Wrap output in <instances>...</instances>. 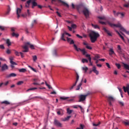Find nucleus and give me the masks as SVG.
I'll use <instances>...</instances> for the list:
<instances>
[{
	"label": "nucleus",
	"mask_w": 129,
	"mask_h": 129,
	"mask_svg": "<svg viewBox=\"0 0 129 129\" xmlns=\"http://www.w3.org/2000/svg\"><path fill=\"white\" fill-rule=\"evenodd\" d=\"M81 10H83V13L85 16V17L87 19L88 17H89V10L86 8H85L84 6L82 5H80L78 6V10L79 12H80Z\"/></svg>",
	"instance_id": "1"
},
{
	"label": "nucleus",
	"mask_w": 129,
	"mask_h": 129,
	"mask_svg": "<svg viewBox=\"0 0 129 129\" xmlns=\"http://www.w3.org/2000/svg\"><path fill=\"white\" fill-rule=\"evenodd\" d=\"M89 36L90 37L91 42L92 43H95L97 40V38L99 37V34L94 31H92L90 34Z\"/></svg>",
	"instance_id": "2"
},
{
	"label": "nucleus",
	"mask_w": 129,
	"mask_h": 129,
	"mask_svg": "<svg viewBox=\"0 0 129 129\" xmlns=\"http://www.w3.org/2000/svg\"><path fill=\"white\" fill-rule=\"evenodd\" d=\"M108 25H109V26H110V27H116V28H120V30L121 31L124 32V33L127 34V35H129V31H126V30H125L124 28L121 26V24L119 23H118V24H113L110 22H108Z\"/></svg>",
	"instance_id": "3"
},
{
	"label": "nucleus",
	"mask_w": 129,
	"mask_h": 129,
	"mask_svg": "<svg viewBox=\"0 0 129 129\" xmlns=\"http://www.w3.org/2000/svg\"><path fill=\"white\" fill-rule=\"evenodd\" d=\"M90 93H87L86 95H80L79 96V101L78 102H83V101H85L86 100V97L88 96V95H90Z\"/></svg>",
	"instance_id": "4"
},
{
	"label": "nucleus",
	"mask_w": 129,
	"mask_h": 129,
	"mask_svg": "<svg viewBox=\"0 0 129 129\" xmlns=\"http://www.w3.org/2000/svg\"><path fill=\"white\" fill-rule=\"evenodd\" d=\"M74 48L75 49V50H76V51H77V52H79V51H81V52H82L83 55H85V56H86V54H87V52H86V51H85V48H83V49H81L80 48H78L77 47V45H76V44H74Z\"/></svg>",
	"instance_id": "5"
},
{
	"label": "nucleus",
	"mask_w": 129,
	"mask_h": 129,
	"mask_svg": "<svg viewBox=\"0 0 129 129\" xmlns=\"http://www.w3.org/2000/svg\"><path fill=\"white\" fill-rule=\"evenodd\" d=\"M45 2H47V0H45ZM53 2H58V3H61V4H62L63 6H64L65 7H67V8H69V5L64 2V1H62V0H51V3L53 4Z\"/></svg>",
	"instance_id": "6"
},
{
	"label": "nucleus",
	"mask_w": 129,
	"mask_h": 129,
	"mask_svg": "<svg viewBox=\"0 0 129 129\" xmlns=\"http://www.w3.org/2000/svg\"><path fill=\"white\" fill-rule=\"evenodd\" d=\"M117 49H118V52L119 54H120V55H121V56H122L123 58H124V53L121 52V47H120V45H117Z\"/></svg>",
	"instance_id": "7"
},
{
	"label": "nucleus",
	"mask_w": 129,
	"mask_h": 129,
	"mask_svg": "<svg viewBox=\"0 0 129 129\" xmlns=\"http://www.w3.org/2000/svg\"><path fill=\"white\" fill-rule=\"evenodd\" d=\"M114 100H115L114 98H113L112 96H109L108 97V101L109 102V105H112V104L111 103V102H113Z\"/></svg>",
	"instance_id": "8"
},
{
	"label": "nucleus",
	"mask_w": 129,
	"mask_h": 129,
	"mask_svg": "<svg viewBox=\"0 0 129 129\" xmlns=\"http://www.w3.org/2000/svg\"><path fill=\"white\" fill-rule=\"evenodd\" d=\"M54 123L56 126L59 127H62V124L57 119H54Z\"/></svg>",
	"instance_id": "9"
},
{
	"label": "nucleus",
	"mask_w": 129,
	"mask_h": 129,
	"mask_svg": "<svg viewBox=\"0 0 129 129\" xmlns=\"http://www.w3.org/2000/svg\"><path fill=\"white\" fill-rule=\"evenodd\" d=\"M56 111L58 115H63L64 114V111L62 109H57Z\"/></svg>",
	"instance_id": "10"
},
{
	"label": "nucleus",
	"mask_w": 129,
	"mask_h": 129,
	"mask_svg": "<svg viewBox=\"0 0 129 129\" xmlns=\"http://www.w3.org/2000/svg\"><path fill=\"white\" fill-rule=\"evenodd\" d=\"M7 69H9V67L7 64H4L1 67V70L2 71H5V70H7Z\"/></svg>",
	"instance_id": "11"
},
{
	"label": "nucleus",
	"mask_w": 129,
	"mask_h": 129,
	"mask_svg": "<svg viewBox=\"0 0 129 129\" xmlns=\"http://www.w3.org/2000/svg\"><path fill=\"white\" fill-rule=\"evenodd\" d=\"M103 30L105 32V33H106L108 36H112L111 33L109 32V31L108 30L106 29L105 27H103Z\"/></svg>",
	"instance_id": "12"
},
{
	"label": "nucleus",
	"mask_w": 129,
	"mask_h": 129,
	"mask_svg": "<svg viewBox=\"0 0 129 129\" xmlns=\"http://www.w3.org/2000/svg\"><path fill=\"white\" fill-rule=\"evenodd\" d=\"M67 42H68V43H70V45H72L73 44L74 45H75V44H74V40L70 38L67 37Z\"/></svg>",
	"instance_id": "13"
},
{
	"label": "nucleus",
	"mask_w": 129,
	"mask_h": 129,
	"mask_svg": "<svg viewBox=\"0 0 129 129\" xmlns=\"http://www.w3.org/2000/svg\"><path fill=\"white\" fill-rule=\"evenodd\" d=\"M22 12V10L20 8H17V11H16V14L17 15V18L19 19L20 18V14H21V12Z\"/></svg>",
	"instance_id": "14"
},
{
	"label": "nucleus",
	"mask_w": 129,
	"mask_h": 129,
	"mask_svg": "<svg viewBox=\"0 0 129 129\" xmlns=\"http://www.w3.org/2000/svg\"><path fill=\"white\" fill-rule=\"evenodd\" d=\"M119 16H121L120 18H122L124 17V13L117 12L115 15V17H118Z\"/></svg>",
	"instance_id": "15"
},
{
	"label": "nucleus",
	"mask_w": 129,
	"mask_h": 129,
	"mask_svg": "<svg viewBox=\"0 0 129 129\" xmlns=\"http://www.w3.org/2000/svg\"><path fill=\"white\" fill-rule=\"evenodd\" d=\"M8 8L7 9V11L5 12L4 14L5 16H8L10 15V13L11 12V7H10V6H8Z\"/></svg>",
	"instance_id": "16"
},
{
	"label": "nucleus",
	"mask_w": 129,
	"mask_h": 129,
	"mask_svg": "<svg viewBox=\"0 0 129 129\" xmlns=\"http://www.w3.org/2000/svg\"><path fill=\"white\" fill-rule=\"evenodd\" d=\"M92 71L93 72H94V73H95L96 75H98V74H99V72H98V71L96 70V67H95V66H94L93 67Z\"/></svg>",
	"instance_id": "17"
},
{
	"label": "nucleus",
	"mask_w": 129,
	"mask_h": 129,
	"mask_svg": "<svg viewBox=\"0 0 129 129\" xmlns=\"http://www.w3.org/2000/svg\"><path fill=\"white\" fill-rule=\"evenodd\" d=\"M11 65V67L12 68V69H14V68H15V66L18 65V64H17L16 63V62L14 61H11L10 62Z\"/></svg>",
	"instance_id": "18"
},
{
	"label": "nucleus",
	"mask_w": 129,
	"mask_h": 129,
	"mask_svg": "<svg viewBox=\"0 0 129 129\" xmlns=\"http://www.w3.org/2000/svg\"><path fill=\"white\" fill-rule=\"evenodd\" d=\"M16 76H17V74H15V73H11L9 75H8L7 76V78H10V77H16Z\"/></svg>",
	"instance_id": "19"
},
{
	"label": "nucleus",
	"mask_w": 129,
	"mask_h": 129,
	"mask_svg": "<svg viewBox=\"0 0 129 129\" xmlns=\"http://www.w3.org/2000/svg\"><path fill=\"white\" fill-rule=\"evenodd\" d=\"M83 82V79H82L81 83L78 85L76 90H79L80 89V87L82 86V82Z\"/></svg>",
	"instance_id": "20"
},
{
	"label": "nucleus",
	"mask_w": 129,
	"mask_h": 129,
	"mask_svg": "<svg viewBox=\"0 0 129 129\" xmlns=\"http://www.w3.org/2000/svg\"><path fill=\"white\" fill-rule=\"evenodd\" d=\"M32 8L34 9L35 8V7H37L38 6V3H37V2L33 1L32 2Z\"/></svg>",
	"instance_id": "21"
},
{
	"label": "nucleus",
	"mask_w": 129,
	"mask_h": 129,
	"mask_svg": "<svg viewBox=\"0 0 129 129\" xmlns=\"http://www.w3.org/2000/svg\"><path fill=\"white\" fill-rule=\"evenodd\" d=\"M52 55H53V56H54L55 57H58V54L57 53V50L54 49L52 51Z\"/></svg>",
	"instance_id": "22"
},
{
	"label": "nucleus",
	"mask_w": 129,
	"mask_h": 129,
	"mask_svg": "<svg viewBox=\"0 0 129 129\" xmlns=\"http://www.w3.org/2000/svg\"><path fill=\"white\" fill-rule=\"evenodd\" d=\"M122 64L123 65L124 68L126 69V70L129 71V65L126 63H124V62H123Z\"/></svg>",
	"instance_id": "23"
},
{
	"label": "nucleus",
	"mask_w": 129,
	"mask_h": 129,
	"mask_svg": "<svg viewBox=\"0 0 129 129\" xmlns=\"http://www.w3.org/2000/svg\"><path fill=\"white\" fill-rule=\"evenodd\" d=\"M123 89L124 92H126V91H127V90H129V85H127L126 86V87L123 86Z\"/></svg>",
	"instance_id": "24"
},
{
	"label": "nucleus",
	"mask_w": 129,
	"mask_h": 129,
	"mask_svg": "<svg viewBox=\"0 0 129 129\" xmlns=\"http://www.w3.org/2000/svg\"><path fill=\"white\" fill-rule=\"evenodd\" d=\"M2 104H6V105H10L11 103L8 101H4L1 102Z\"/></svg>",
	"instance_id": "25"
},
{
	"label": "nucleus",
	"mask_w": 129,
	"mask_h": 129,
	"mask_svg": "<svg viewBox=\"0 0 129 129\" xmlns=\"http://www.w3.org/2000/svg\"><path fill=\"white\" fill-rule=\"evenodd\" d=\"M65 35H66V32L62 33L61 35V38H60L61 40H62V41H64V42H66V39H65V38H64L65 37Z\"/></svg>",
	"instance_id": "26"
},
{
	"label": "nucleus",
	"mask_w": 129,
	"mask_h": 129,
	"mask_svg": "<svg viewBox=\"0 0 129 129\" xmlns=\"http://www.w3.org/2000/svg\"><path fill=\"white\" fill-rule=\"evenodd\" d=\"M109 52V54L110 56H111V55H113V54H114V51H113V49L112 48H110Z\"/></svg>",
	"instance_id": "27"
},
{
	"label": "nucleus",
	"mask_w": 129,
	"mask_h": 129,
	"mask_svg": "<svg viewBox=\"0 0 129 129\" xmlns=\"http://www.w3.org/2000/svg\"><path fill=\"white\" fill-rule=\"evenodd\" d=\"M86 58H88L89 62L91 63V57L90 56V54H86Z\"/></svg>",
	"instance_id": "28"
},
{
	"label": "nucleus",
	"mask_w": 129,
	"mask_h": 129,
	"mask_svg": "<svg viewBox=\"0 0 129 129\" xmlns=\"http://www.w3.org/2000/svg\"><path fill=\"white\" fill-rule=\"evenodd\" d=\"M6 44H7L8 47H10L12 45V42H11L10 39H8L6 40Z\"/></svg>",
	"instance_id": "29"
},
{
	"label": "nucleus",
	"mask_w": 129,
	"mask_h": 129,
	"mask_svg": "<svg viewBox=\"0 0 129 129\" xmlns=\"http://www.w3.org/2000/svg\"><path fill=\"white\" fill-rule=\"evenodd\" d=\"M100 58V55L98 54H95V57L93 58V60H96L97 59H99Z\"/></svg>",
	"instance_id": "30"
},
{
	"label": "nucleus",
	"mask_w": 129,
	"mask_h": 129,
	"mask_svg": "<svg viewBox=\"0 0 129 129\" xmlns=\"http://www.w3.org/2000/svg\"><path fill=\"white\" fill-rule=\"evenodd\" d=\"M19 71L22 73H25V72H27V70L26 69H21L19 70Z\"/></svg>",
	"instance_id": "31"
},
{
	"label": "nucleus",
	"mask_w": 129,
	"mask_h": 129,
	"mask_svg": "<svg viewBox=\"0 0 129 129\" xmlns=\"http://www.w3.org/2000/svg\"><path fill=\"white\" fill-rule=\"evenodd\" d=\"M116 32L117 33V34H118V35L119 36L120 38L122 39V40H124L123 36H122V35H121V34H120V33L117 30H116Z\"/></svg>",
	"instance_id": "32"
},
{
	"label": "nucleus",
	"mask_w": 129,
	"mask_h": 129,
	"mask_svg": "<svg viewBox=\"0 0 129 129\" xmlns=\"http://www.w3.org/2000/svg\"><path fill=\"white\" fill-rule=\"evenodd\" d=\"M71 117V116H68L67 117L64 118L63 119V121H67V120H69Z\"/></svg>",
	"instance_id": "33"
},
{
	"label": "nucleus",
	"mask_w": 129,
	"mask_h": 129,
	"mask_svg": "<svg viewBox=\"0 0 129 129\" xmlns=\"http://www.w3.org/2000/svg\"><path fill=\"white\" fill-rule=\"evenodd\" d=\"M73 112V110H70V109L69 108H67V113H68V114H71V113H72Z\"/></svg>",
	"instance_id": "34"
},
{
	"label": "nucleus",
	"mask_w": 129,
	"mask_h": 129,
	"mask_svg": "<svg viewBox=\"0 0 129 129\" xmlns=\"http://www.w3.org/2000/svg\"><path fill=\"white\" fill-rule=\"evenodd\" d=\"M98 19H99V20H103L104 21L106 20V17H105V16L98 17Z\"/></svg>",
	"instance_id": "35"
},
{
	"label": "nucleus",
	"mask_w": 129,
	"mask_h": 129,
	"mask_svg": "<svg viewBox=\"0 0 129 129\" xmlns=\"http://www.w3.org/2000/svg\"><path fill=\"white\" fill-rule=\"evenodd\" d=\"M12 35V37H16V38H18V37H19V34L16 33L15 32H13Z\"/></svg>",
	"instance_id": "36"
},
{
	"label": "nucleus",
	"mask_w": 129,
	"mask_h": 129,
	"mask_svg": "<svg viewBox=\"0 0 129 129\" xmlns=\"http://www.w3.org/2000/svg\"><path fill=\"white\" fill-rule=\"evenodd\" d=\"M69 99V97H60V99L61 100H66V99Z\"/></svg>",
	"instance_id": "37"
},
{
	"label": "nucleus",
	"mask_w": 129,
	"mask_h": 129,
	"mask_svg": "<svg viewBox=\"0 0 129 129\" xmlns=\"http://www.w3.org/2000/svg\"><path fill=\"white\" fill-rule=\"evenodd\" d=\"M82 63H88V60H87V59L83 58L82 59Z\"/></svg>",
	"instance_id": "38"
},
{
	"label": "nucleus",
	"mask_w": 129,
	"mask_h": 129,
	"mask_svg": "<svg viewBox=\"0 0 129 129\" xmlns=\"http://www.w3.org/2000/svg\"><path fill=\"white\" fill-rule=\"evenodd\" d=\"M79 80V75H78V73H76V82H78Z\"/></svg>",
	"instance_id": "39"
},
{
	"label": "nucleus",
	"mask_w": 129,
	"mask_h": 129,
	"mask_svg": "<svg viewBox=\"0 0 129 129\" xmlns=\"http://www.w3.org/2000/svg\"><path fill=\"white\" fill-rule=\"evenodd\" d=\"M77 84V82H75V83H74L73 86L70 88V90H72V89H73V88H74L75 86H76V85Z\"/></svg>",
	"instance_id": "40"
},
{
	"label": "nucleus",
	"mask_w": 129,
	"mask_h": 129,
	"mask_svg": "<svg viewBox=\"0 0 129 129\" xmlns=\"http://www.w3.org/2000/svg\"><path fill=\"white\" fill-rule=\"evenodd\" d=\"M92 26L94 28V29H99V26L97 25H94L93 24H92Z\"/></svg>",
	"instance_id": "41"
},
{
	"label": "nucleus",
	"mask_w": 129,
	"mask_h": 129,
	"mask_svg": "<svg viewBox=\"0 0 129 129\" xmlns=\"http://www.w3.org/2000/svg\"><path fill=\"white\" fill-rule=\"evenodd\" d=\"M84 125L82 124H81L80 125V127H77L76 129H84Z\"/></svg>",
	"instance_id": "42"
},
{
	"label": "nucleus",
	"mask_w": 129,
	"mask_h": 129,
	"mask_svg": "<svg viewBox=\"0 0 129 129\" xmlns=\"http://www.w3.org/2000/svg\"><path fill=\"white\" fill-rule=\"evenodd\" d=\"M14 53H15V55H16V56H20V52H19L18 51H17V50H14Z\"/></svg>",
	"instance_id": "43"
},
{
	"label": "nucleus",
	"mask_w": 129,
	"mask_h": 129,
	"mask_svg": "<svg viewBox=\"0 0 129 129\" xmlns=\"http://www.w3.org/2000/svg\"><path fill=\"white\" fill-rule=\"evenodd\" d=\"M22 84H24V81H21L17 83V85H22Z\"/></svg>",
	"instance_id": "44"
},
{
	"label": "nucleus",
	"mask_w": 129,
	"mask_h": 129,
	"mask_svg": "<svg viewBox=\"0 0 129 129\" xmlns=\"http://www.w3.org/2000/svg\"><path fill=\"white\" fill-rule=\"evenodd\" d=\"M118 103H119V105H120V106H124V103H123V102L119 101Z\"/></svg>",
	"instance_id": "45"
},
{
	"label": "nucleus",
	"mask_w": 129,
	"mask_h": 129,
	"mask_svg": "<svg viewBox=\"0 0 129 129\" xmlns=\"http://www.w3.org/2000/svg\"><path fill=\"white\" fill-rule=\"evenodd\" d=\"M34 24H37V21L36 20H34L33 22L31 24V28L34 27Z\"/></svg>",
	"instance_id": "46"
},
{
	"label": "nucleus",
	"mask_w": 129,
	"mask_h": 129,
	"mask_svg": "<svg viewBox=\"0 0 129 129\" xmlns=\"http://www.w3.org/2000/svg\"><path fill=\"white\" fill-rule=\"evenodd\" d=\"M99 124H100V122H98V123L97 124L95 123H93V125H94V126H98V125H99Z\"/></svg>",
	"instance_id": "47"
},
{
	"label": "nucleus",
	"mask_w": 129,
	"mask_h": 129,
	"mask_svg": "<svg viewBox=\"0 0 129 129\" xmlns=\"http://www.w3.org/2000/svg\"><path fill=\"white\" fill-rule=\"evenodd\" d=\"M45 85H46V86H47L49 89H52V87H51V86L48 84V83H47V82H45Z\"/></svg>",
	"instance_id": "48"
},
{
	"label": "nucleus",
	"mask_w": 129,
	"mask_h": 129,
	"mask_svg": "<svg viewBox=\"0 0 129 129\" xmlns=\"http://www.w3.org/2000/svg\"><path fill=\"white\" fill-rule=\"evenodd\" d=\"M83 70H84L85 72H87V70H88V68H87V67H83Z\"/></svg>",
	"instance_id": "49"
},
{
	"label": "nucleus",
	"mask_w": 129,
	"mask_h": 129,
	"mask_svg": "<svg viewBox=\"0 0 129 129\" xmlns=\"http://www.w3.org/2000/svg\"><path fill=\"white\" fill-rule=\"evenodd\" d=\"M78 106L80 108L82 112H83L84 111V109H83V108H82V107L81 105H78Z\"/></svg>",
	"instance_id": "50"
},
{
	"label": "nucleus",
	"mask_w": 129,
	"mask_h": 129,
	"mask_svg": "<svg viewBox=\"0 0 129 129\" xmlns=\"http://www.w3.org/2000/svg\"><path fill=\"white\" fill-rule=\"evenodd\" d=\"M35 89H37V88H31L27 90V91H30V90H35Z\"/></svg>",
	"instance_id": "51"
},
{
	"label": "nucleus",
	"mask_w": 129,
	"mask_h": 129,
	"mask_svg": "<svg viewBox=\"0 0 129 129\" xmlns=\"http://www.w3.org/2000/svg\"><path fill=\"white\" fill-rule=\"evenodd\" d=\"M115 65L116 67L118 68V69H120L121 66L119 63H116Z\"/></svg>",
	"instance_id": "52"
},
{
	"label": "nucleus",
	"mask_w": 129,
	"mask_h": 129,
	"mask_svg": "<svg viewBox=\"0 0 129 129\" xmlns=\"http://www.w3.org/2000/svg\"><path fill=\"white\" fill-rule=\"evenodd\" d=\"M86 48H87V49H88V50H92V47L88 46V44L86 46Z\"/></svg>",
	"instance_id": "53"
},
{
	"label": "nucleus",
	"mask_w": 129,
	"mask_h": 129,
	"mask_svg": "<svg viewBox=\"0 0 129 129\" xmlns=\"http://www.w3.org/2000/svg\"><path fill=\"white\" fill-rule=\"evenodd\" d=\"M23 49H25V50H29V48L28 47L27 45H24V46H23Z\"/></svg>",
	"instance_id": "54"
},
{
	"label": "nucleus",
	"mask_w": 129,
	"mask_h": 129,
	"mask_svg": "<svg viewBox=\"0 0 129 129\" xmlns=\"http://www.w3.org/2000/svg\"><path fill=\"white\" fill-rule=\"evenodd\" d=\"M56 14H57V16L58 17H59V18H61L62 17V16L61 15V14H60V13H59V12L57 11L56 12Z\"/></svg>",
	"instance_id": "55"
},
{
	"label": "nucleus",
	"mask_w": 129,
	"mask_h": 129,
	"mask_svg": "<svg viewBox=\"0 0 129 129\" xmlns=\"http://www.w3.org/2000/svg\"><path fill=\"white\" fill-rule=\"evenodd\" d=\"M33 61H35L37 60V55H34L33 56Z\"/></svg>",
	"instance_id": "56"
},
{
	"label": "nucleus",
	"mask_w": 129,
	"mask_h": 129,
	"mask_svg": "<svg viewBox=\"0 0 129 129\" xmlns=\"http://www.w3.org/2000/svg\"><path fill=\"white\" fill-rule=\"evenodd\" d=\"M99 23L102 25H105V22L101 21V20H99Z\"/></svg>",
	"instance_id": "57"
},
{
	"label": "nucleus",
	"mask_w": 129,
	"mask_h": 129,
	"mask_svg": "<svg viewBox=\"0 0 129 129\" xmlns=\"http://www.w3.org/2000/svg\"><path fill=\"white\" fill-rule=\"evenodd\" d=\"M123 7H124V8H128L129 4L128 3H126V4H124L123 5Z\"/></svg>",
	"instance_id": "58"
},
{
	"label": "nucleus",
	"mask_w": 129,
	"mask_h": 129,
	"mask_svg": "<svg viewBox=\"0 0 129 129\" xmlns=\"http://www.w3.org/2000/svg\"><path fill=\"white\" fill-rule=\"evenodd\" d=\"M0 30L1 31H5V27L0 26Z\"/></svg>",
	"instance_id": "59"
},
{
	"label": "nucleus",
	"mask_w": 129,
	"mask_h": 129,
	"mask_svg": "<svg viewBox=\"0 0 129 129\" xmlns=\"http://www.w3.org/2000/svg\"><path fill=\"white\" fill-rule=\"evenodd\" d=\"M30 49H32V50H34L35 49L34 46L32 44H30Z\"/></svg>",
	"instance_id": "60"
},
{
	"label": "nucleus",
	"mask_w": 129,
	"mask_h": 129,
	"mask_svg": "<svg viewBox=\"0 0 129 129\" xmlns=\"http://www.w3.org/2000/svg\"><path fill=\"white\" fill-rule=\"evenodd\" d=\"M76 36H77V37H78V38H79V39H82V38H83V37L79 35V34H77Z\"/></svg>",
	"instance_id": "61"
},
{
	"label": "nucleus",
	"mask_w": 129,
	"mask_h": 129,
	"mask_svg": "<svg viewBox=\"0 0 129 129\" xmlns=\"http://www.w3.org/2000/svg\"><path fill=\"white\" fill-rule=\"evenodd\" d=\"M71 27H72L73 29H75V28H76V25H75V24H72V26H71Z\"/></svg>",
	"instance_id": "62"
},
{
	"label": "nucleus",
	"mask_w": 129,
	"mask_h": 129,
	"mask_svg": "<svg viewBox=\"0 0 129 129\" xmlns=\"http://www.w3.org/2000/svg\"><path fill=\"white\" fill-rule=\"evenodd\" d=\"M118 89L120 93H122V90L121 89V88L118 87Z\"/></svg>",
	"instance_id": "63"
},
{
	"label": "nucleus",
	"mask_w": 129,
	"mask_h": 129,
	"mask_svg": "<svg viewBox=\"0 0 129 129\" xmlns=\"http://www.w3.org/2000/svg\"><path fill=\"white\" fill-rule=\"evenodd\" d=\"M0 49H5V46L4 45H0Z\"/></svg>",
	"instance_id": "64"
}]
</instances>
